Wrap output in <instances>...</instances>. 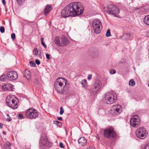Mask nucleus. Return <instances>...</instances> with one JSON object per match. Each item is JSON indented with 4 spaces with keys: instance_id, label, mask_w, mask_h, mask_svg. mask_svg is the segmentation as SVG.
I'll return each mask as SVG.
<instances>
[{
    "instance_id": "31",
    "label": "nucleus",
    "mask_w": 149,
    "mask_h": 149,
    "mask_svg": "<svg viewBox=\"0 0 149 149\" xmlns=\"http://www.w3.org/2000/svg\"><path fill=\"white\" fill-rule=\"evenodd\" d=\"M110 30L109 29H108L106 32V36L107 37H109L111 36V33L110 32Z\"/></svg>"
},
{
    "instance_id": "49",
    "label": "nucleus",
    "mask_w": 149,
    "mask_h": 149,
    "mask_svg": "<svg viewBox=\"0 0 149 149\" xmlns=\"http://www.w3.org/2000/svg\"><path fill=\"white\" fill-rule=\"evenodd\" d=\"M57 119L59 120H62V118L61 117H58Z\"/></svg>"
},
{
    "instance_id": "7",
    "label": "nucleus",
    "mask_w": 149,
    "mask_h": 149,
    "mask_svg": "<svg viewBox=\"0 0 149 149\" xmlns=\"http://www.w3.org/2000/svg\"><path fill=\"white\" fill-rule=\"evenodd\" d=\"M92 25L95 33H99L102 28V24L101 21L99 19H94Z\"/></svg>"
},
{
    "instance_id": "45",
    "label": "nucleus",
    "mask_w": 149,
    "mask_h": 149,
    "mask_svg": "<svg viewBox=\"0 0 149 149\" xmlns=\"http://www.w3.org/2000/svg\"><path fill=\"white\" fill-rule=\"evenodd\" d=\"M144 149H149V143L146 144Z\"/></svg>"
},
{
    "instance_id": "23",
    "label": "nucleus",
    "mask_w": 149,
    "mask_h": 149,
    "mask_svg": "<svg viewBox=\"0 0 149 149\" xmlns=\"http://www.w3.org/2000/svg\"><path fill=\"white\" fill-rule=\"evenodd\" d=\"M143 20L146 24L149 25V15L146 16L144 18Z\"/></svg>"
},
{
    "instance_id": "25",
    "label": "nucleus",
    "mask_w": 149,
    "mask_h": 149,
    "mask_svg": "<svg viewBox=\"0 0 149 149\" xmlns=\"http://www.w3.org/2000/svg\"><path fill=\"white\" fill-rule=\"evenodd\" d=\"M11 144L10 142L8 141H6L5 144V146L6 149H11L10 147Z\"/></svg>"
},
{
    "instance_id": "12",
    "label": "nucleus",
    "mask_w": 149,
    "mask_h": 149,
    "mask_svg": "<svg viewBox=\"0 0 149 149\" xmlns=\"http://www.w3.org/2000/svg\"><path fill=\"white\" fill-rule=\"evenodd\" d=\"M112 110L114 112L113 113V115H118L122 111V107L120 105L116 104L113 106Z\"/></svg>"
},
{
    "instance_id": "26",
    "label": "nucleus",
    "mask_w": 149,
    "mask_h": 149,
    "mask_svg": "<svg viewBox=\"0 0 149 149\" xmlns=\"http://www.w3.org/2000/svg\"><path fill=\"white\" fill-rule=\"evenodd\" d=\"M81 83L83 87H85L87 85V81L85 80H83L81 82Z\"/></svg>"
},
{
    "instance_id": "35",
    "label": "nucleus",
    "mask_w": 149,
    "mask_h": 149,
    "mask_svg": "<svg viewBox=\"0 0 149 149\" xmlns=\"http://www.w3.org/2000/svg\"><path fill=\"white\" fill-rule=\"evenodd\" d=\"M33 53L35 55H36L38 53V51L37 48L35 49L33 51Z\"/></svg>"
},
{
    "instance_id": "34",
    "label": "nucleus",
    "mask_w": 149,
    "mask_h": 149,
    "mask_svg": "<svg viewBox=\"0 0 149 149\" xmlns=\"http://www.w3.org/2000/svg\"><path fill=\"white\" fill-rule=\"evenodd\" d=\"M60 114L61 115L63 114L64 112V110L63 109V107H61L60 108Z\"/></svg>"
},
{
    "instance_id": "43",
    "label": "nucleus",
    "mask_w": 149,
    "mask_h": 149,
    "mask_svg": "<svg viewBox=\"0 0 149 149\" xmlns=\"http://www.w3.org/2000/svg\"><path fill=\"white\" fill-rule=\"evenodd\" d=\"M35 62H36V63L37 65H39L40 63V61L38 59H36V60Z\"/></svg>"
},
{
    "instance_id": "24",
    "label": "nucleus",
    "mask_w": 149,
    "mask_h": 149,
    "mask_svg": "<svg viewBox=\"0 0 149 149\" xmlns=\"http://www.w3.org/2000/svg\"><path fill=\"white\" fill-rule=\"evenodd\" d=\"M142 8L145 9V10L143 12L144 13H146L149 11V6L148 5H146L144 7H142Z\"/></svg>"
},
{
    "instance_id": "20",
    "label": "nucleus",
    "mask_w": 149,
    "mask_h": 149,
    "mask_svg": "<svg viewBox=\"0 0 149 149\" xmlns=\"http://www.w3.org/2000/svg\"><path fill=\"white\" fill-rule=\"evenodd\" d=\"M78 142L79 143L81 144V145L84 146H85L86 144V141L84 138L83 137H81L78 139Z\"/></svg>"
},
{
    "instance_id": "13",
    "label": "nucleus",
    "mask_w": 149,
    "mask_h": 149,
    "mask_svg": "<svg viewBox=\"0 0 149 149\" xmlns=\"http://www.w3.org/2000/svg\"><path fill=\"white\" fill-rule=\"evenodd\" d=\"M8 79L10 81H13L16 80L18 78L17 74L15 71H10L7 74Z\"/></svg>"
},
{
    "instance_id": "41",
    "label": "nucleus",
    "mask_w": 149,
    "mask_h": 149,
    "mask_svg": "<svg viewBox=\"0 0 149 149\" xmlns=\"http://www.w3.org/2000/svg\"><path fill=\"white\" fill-rule=\"evenodd\" d=\"M17 3L19 5L21 4L22 3V0H16Z\"/></svg>"
},
{
    "instance_id": "6",
    "label": "nucleus",
    "mask_w": 149,
    "mask_h": 149,
    "mask_svg": "<svg viewBox=\"0 0 149 149\" xmlns=\"http://www.w3.org/2000/svg\"><path fill=\"white\" fill-rule=\"evenodd\" d=\"M104 137L109 139L114 138L116 135L113 128L112 127L105 129L104 131Z\"/></svg>"
},
{
    "instance_id": "51",
    "label": "nucleus",
    "mask_w": 149,
    "mask_h": 149,
    "mask_svg": "<svg viewBox=\"0 0 149 149\" xmlns=\"http://www.w3.org/2000/svg\"><path fill=\"white\" fill-rule=\"evenodd\" d=\"M147 36L148 37H149V32L147 33Z\"/></svg>"
},
{
    "instance_id": "32",
    "label": "nucleus",
    "mask_w": 149,
    "mask_h": 149,
    "mask_svg": "<svg viewBox=\"0 0 149 149\" xmlns=\"http://www.w3.org/2000/svg\"><path fill=\"white\" fill-rule=\"evenodd\" d=\"M41 43L42 45L44 47L46 48H47V46L45 44V43L43 42V38H41Z\"/></svg>"
},
{
    "instance_id": "36",
    "label": "nucleus",
    "mask_w": 149,
    "mask_h": 149,
    "mask_svg": "<svg viewBox=\"0 0 149 149\" xmlns=\"http://www.w3.org/2000/svg\"><path fill=\"white\" fill-rule=\"evenodd\" d=\"M30 65L32 67H35L36 66V64L34 62L32 61L30 62Z\"/></svg>"
},
{
    "instance_id": "33",
    "label": "nucleus",
    "mask_w": 149,
    "mask_h": 149,
    "mask_svg": "<svg viewBox=\"0 0 149 149\" xmlns=\"http://www.w3.org/2000/svg\"><path fill=\"white\" fill-rule=\"evenodd\" d=\"M0 31L2 33H3L5 31V29L3 26H1L0 27Z\"/></svg>"
},
{
    "instance_id": "50",
    "label": "nucleus",
    "mask_w": 149,
    "mask_h": 149,
    "mask_svg": "<svg viewBox=\"0 0 149 149\" xmlns=\"http://www.w3.org/2000/svg\"><path fill=\"white\" fill-rule=\"evenodd\" d=\"M3 125L2 124L0 123V129H1L3 127Z\"/></svg>"
},
{
    "instance_id": "21",
    "label": "nucleus",
    "mask_w": 149,
    "mask_h": 149,
    "mask_svg": "<svg viewBox=\"0 0 149 149\" xmlns=\"http://www.w3.org/2000/svg\"><path fill=\"white\" fill-rule=\"evenodd\" d=\"M122 38L124 40H131L132 36V35L129 33H125L122 36Z\"/></svg>"
},
{
    "instance_id": "8",
    "label": "nucleus",
    "mask_w": 149,
    "mask_h": 149,
    "mask_svg": "<svg viewBox=\"0 0 149 149\" xmlns=\"http://www.w3.org/2000/svg\"><path fill=\"white\" fill-rule=\"evenodd\" d=\"M136 136L139 138L144 139L148 135V132L144 128L141 127L138 128L136 131Z\"/></svg>"
},
{
    "instance_id": "5",
    "label": "nucleus",
    "mask_w": 149,
    "mask_h": 149,
    "mask_svg": "<svg viewBox=\"0 0 149 149\" xmlns=\"http://www.w3.org/2000/svg\"><path fill=\"white\" fill-rule=\"evenodd\" d=\"M25 116L30 119H34L38 116V112L33 108L29 109L25 112Z\"/></svg>"
},
{
    "instance_id": "37",
    "label": "nucleus",
    "mask_w": 149,
    "mask_h": 149,
    "mask_svg": "<svg viewBox=\"0 0 149 149\" xmlns=\"http://www.w3.org/2000/svg\"><path fill=\"white\" fill-rule=\"evenodd\" d=\"M18 119H21L24 118L23 115L22 113H20L19 114L18 117Z\"/></svg>"
},
{
    "instance_id": "10",
    "label": "nucleus",
    "mask_w": 149,
    "mask_h": 149,
    "mask_svg": "<svg viewBox=\"0 0 149 149\" xmlns=\"http://www.w3.org/2000/svg\"><path fill=\"white\" fill-rule=\"evenodd\" d=\"M141 120L138 115L133 116L130 120L131 125L133 127H137L140 125Z\"/></svg>"
},
{
    "instance_id": "54",
    "label": "nucleus",
    "mask_w": 149,
    "mask_h": 149,
    "mask_svg": "<svg viewBox=\"0 0 149 149\" xmlns=\"http://www.w3.org/2000/svg\"><path fill=\"white\" fill-rule=\"evenodd\" d=\"M148 86L149 87V83L148 84Z\"/></svg>"
},
{
    "instance_id": "47",
    "label": "nucleus",
    "mask_w": 149,
    "mask_h": 149,
    "mask_svg": "<svg viewBox=\"0 0 149 149\" xmlns=\"http://www.w3.org/2000/svg\"><path fill=\"white\" fill-rule=\"evenodd\" d=\"M92 77V75H88V80L90 79Z\"/></svg>"
},
{
    "instance_id": "40",
    "label": "nucleus",
    "mask_w": 149,
    "mask_h": 149,
    "mask_svg": "<svg viewBox=\"0 0 149 149\" xmlns=\"http://www.w3.org/2000/svg\"><path fill=\"white\" fill-rule=\"evenodd\" d=\"M7 116L8 117V118L6 119V120L7 121H10L11 120V119L9 115L7 114Z\"/></svg>"
},
{
    "instance_id": "44",
    "label": "nucleus",
    "mask_w": 149,
    "mask_h": 149,
    "mask_svg": "<svg viewBox=\"0 0 149 149\" xmlns=\"http://www.w3.org/2000/svg\"><path fill=\"white\" fill-rule=\"evenodd\" d=\"M38 80L37 79H36L35 80V81H34V83L36 85H38Z\"/></svg>"
},
{
    "instance_id": "2",
    "label": "nucleus",
    "mask_w": 149,
    "mask_h": 149,
    "mask_svg": "<svg viewBox=\"0 0 149 149\" xmlns=\"http://www.w3.org/2000/svg\"><path fill=\"white\" fill-rule=\"evenodd\" d=\"M54 86L57 92L59 94H66L69 92V85L67 83V80L64 78L60 77L56 79Z\"/></svg>"
},
{
    "instance_id": "38",
    "label": "nucleus",
    "mask_w": 149,
    "mask_h": 149,
    "mask_svg": "<svg viewBox=\"0 0 149 149\" xmlns=\"http://www.w3.org/2000/svg\"><path fill=\"white\" fill-rule=\"evenodd\" d=\"M11 37L13 40H14L15 38V35L14 33H13L11 34Z\"/></svg>"
},
{
    "instance_id": "11",
    "label": "nucleus",
    "mask_w": 149,
    "mask_h": 149,
    "mask_svg": "<svg viewBox=\"0 0 149 149\" xmlns=\"http://www.w3.org/2000/svg\"><path fill=\"white\" fill-rule=\"evenodd\" d=\"M67 41L66 38L58 36L54 38V42L58 46H64L66 45Z\"/></svg>"
},
{
    "instance_id": "18",
    "label": "nucleus",
    "mask_w": 149,
    "mask_h": 149,
    "mask_svg": "<svg viewBox=\"0 0 149 149\" xmlns=\"http://www.w3.org/2000/svg\"><path fill=\"white\" fill-rule=\"evenodd\" d=\"M51 6L49 5H47L46 6L44 11V13L45 15L47 16L51 10Z\"/></svg>"
},
{
    "instance_id": "17",
    "label": "nucleus",
    "mask_w": 149,
    "mask_h": 149,
    "mask_svg": "<svg viewBox=\"0 0 149 149\" xmlns=\"http://www.w3.org/2000/svg\"><path fill=\"white\" fill-rule=\"evenodd\" d=\"M14 96L10 95L8 96L6 98V101L7 105H9V104H11L12 100L13 101L14 100Z\"/></svg>"
},
{
    "instance_id": "29",
    "label": "nucleus",
    "mask_w": 149,
    "mask_h": 149,
    "mask_svg": "<svg viewBox=\"0 0 149 149\" xmlns=\"http://www.w3.org/2000/svg\"><path fill=\"white\" fill-rule=\"evenodd\" d=\"M7 76L5 75H2L0 78V80L2 81H5L6 79Z\"/></svg>"
},
{
    "instance_id": "42",
    "label": "nucleus",
    "mask_w": 149,
    "mask_h": 149,
    "mask_svg": "<svg viewBox=\"0 0 149 149\" xmlns=\"http://www.w3.org/2000/svg\"><path fill=\"white\" fill-rule=\"evenodd\" d=\"M110 72L111 74H115L116 72V71L115 70L113 69L111 70L110 71Z\"/></svg>"
},
{
    "instance_id": "15",
    "label": "nucleus",
    "mask_w": 149,
    "mask_h": 149,
    "mask_svg": "<svg viewBox=\"0 0 149 149\" xmlns=\"http://www.w3.org/2000/svg\"><path fill=\"white\" fill-rule=\"evenodd\" d=\"M101 82L100 81L97 80L95 82L93 87L98 92L101 88Z\"/></svg>"
},
{
    "instance_id": "27",
    "label": "nucleus",
    "mask_w": 149,
    "mask_h": 149,
    "mask_svg": "<svg viewBox=\"0 0 149 149\" xmlns=\"http://www.w3.org/2000/svg\"><path fill=\"white\" fill-rule=\"evenodd\" d=\"M129 84L130 86H134L135 85V82L133 80L131 79L129 81Z\"/></svg>"
},
{
    "instance_id": "53",
    "label": "nucleus",
    "mask_w": 149,
    "mask_h": 149,
    "mask_svg": "<svg viewBox=\"0 0 149 149\" xmlns=\"http://www.w3.org/2000/svg\"><path fill=\"white\" fill-rule=\"evenodd\" d=\"M3 134H6V132L4 131L3 132Z\"/></svg>"
},
{
    "instance_id": "14",
    "label": "nucleus",
    "mask_w": 149,
    "mask_h": 149,
    "mask_svg": "<svg viewBox=\"0 0 149 149\" xmlns=\"http://www.w3.org/2000/svg\"><path fill=\"white\" fill-rule=\"evenodd\" d=\"M14 97V100H12L11 104H9V105H7V106L13 109H15L17 108L19 101L17 99L15 96Z\"/></svg>"
},
{
    "instance_id": "4",
    "label": "nucleus",
    "mask_w": 149,
    "mask_h": 149,
    "mask_svg": "<svg viewBox=\"0 0 149 149\" xmlns=\"http://www.w3.org/2000/svg\"><path fill=\"white\" fill-rule=\"evenodd\" d=\"M104 11L109 14H112L115 17H117V15L120 12V10L118 8L112 4H109L107 8H104Z\"/></svg>"
},
{
    "instance_id": "3",
    "label": "nucleus",
    "mask_w": 149,
    "mask_h": 149,
    "mask_svg": "<svg viewBox=\"0 0 149 149\" xmlns=\"http://www.w3.org/2000/svg\"><path fill=\"white\" fill-rule=\"evenodd\" d=\"M117 98L116 93L113 91L107 92L103 99L104 102L107 104H111L114 103Z\"/></svg>"
},
{
    "instance_id": "28",
    "label": "nucleus",
    "mask_w": 149,
    "mask_h": 149,
    "mask_svg": "<svg viewBox=\"0 0 149 149\" xmlns=\"http://www.w3.org/2000/svg\"><path fill=\"white\" fill-rule=\"evenodd\" d=\"M99 56V53L97 50H95L93 53V56L94 57L98 56Z\"/></svg>"
},
{
    "instance_id": "16",
    "label": "nucleus",
    "mask_w": 149,
    "mask_h": 149,
    "mask_svg": "<svg viewBox=\"0 0 149 149\" xmlns=\"http://www.w3.org/2000/svg\"><path fill=\"white\" fill-rule=\"evenodd\" d=\"M12 85L10 84L7 83L5 84L2 86L3 89L4 91L8 90H12Z\"/></svg>"
},
{
    "instance_id": "30",
    "label": "nucleus",
    "mask_w": 149,
    "mask_h": 149,
    "mask_svg": "<svg viewBox=\"0 0 149 149\" xmlns=\"http://www.w3.org/2000/svg\"><path fill=\"white\" fill-rule=\"evenodd\" d=\"M54 123L55 124H56L57 126L59 127H61L62 125V124L61 123L57 121H54Z\"/></svg>"
},
{
    "instance_id": "22",
    "label": "nucleus",
    "mask_w": 149,
    "mask_h": 149,
    "mask_svg": "<svg viewBox=\"0 0 149 149\" xmlns=\"http://www.w3.org/2000/svg\"><path fill=\"white\" fill-rule=\"evenodd\" d=\"M98 91L95 90L93 86H92L89 90V92L91 95H95Z\"/></svg>"
},
{
    "instance_id": "46",
    "label": "nucleus",
    "mask_w": 149,
    "mask_h": 149,
    "mask_svg": "<svg viewBox=\"0 0 149 149\" xmlns=\"http://www.w3.org/2000/svg\"><path fill=\"white\" fill-rule=\"evenodd\" d=\"M59 146L60 148H64V146L63 143H62L60 142L59 143Z\"/></svg>"
},
{
    "instance_id": "19",
    "label": "nucleus",
    "mask_w": 149,
    "mask_h": 149,
    "mask_svg": "<svg viewBox=\"0 0 149 149\" xmlns=\"http://www.w3.org/2000/svg\"><path fill=\"white\" fill-rule=\"evenodd\" d=\"M24 75L28 80H30L31 79V72L29 70H25L24 72Z\"/></svg>"
},
{
    "instance_id": "52",
    "label": "nucleus",
    "mask_w": 149,
    "mask_h": 149,
    "mask_svg": "<svg viewBox=\"0 0 149 149\" xmlns=\"http://www.w3.org/2000/svg\"><path fill=\"white\" fill-rule=\"evenodd\" d=\"M134 9L135 10H137L138 9H139V8H134Z\"/></svg>"
},
{
    "instance_id": "48",
    "label": "nucleus",
    "mask_w": 149,
    "mask_h": 149,
    "mask_svg": "<svg viewBox=\"0 0 149 149\" xmlns=\"http://www.w3.org/2000/svg\"><path fill=\"white\" fill-rule=\"evenodd\" d=\"M2 3L4 5H5L6 2L5 0H2Z\"/></svg>"
},
{
    "instance_id": "1",
    "label": "nucleus",
    "mask_w": 149,
    "mask_h": 149,
    "mask_svg": "<svg viewBox=\"0 0 149 149\" xmlns=\"http://www.w3.org/2000/svg\"><path fill=\"white\" fill-rule=\"evenodd\" d=\"M84 8L79 2L71 3L65 7L61 11V16L67 17L70 16L75 17L83 13Z\"/></svg>"
},
{
    "instance_id": "39",
    "label": "nucleus",
    "mask_w": 149,
    "mask_h": 149,
    "mask_svg": "<svg viewBox=\"0 0 149 149\" xmlns=\"http://www.w3.org/2000/svg\"><path fill=\"white\" fill-rule=\"evenodd\" d=\"M46 57L47 58L48 60H49L51 58V57H50V55L48 54H46Z\"/></svg>"
},
{
    "instance_id": "9",
    "label": "nucleus",
    "mask_w": 149,
    "mask_h": 149,
    "mask_svg": "<svg viewBox=\"0 0 149 149\" xmlns=\"http://www.w3.org/2000/svg\"><path fill=\"white\" fill-rule=\"evenodd\" d=\"M52 143L49 141L46 136H42L40 139V146L42 149L46 148L47 147L51 146Z\"/></svg>"
}]
</instances>
